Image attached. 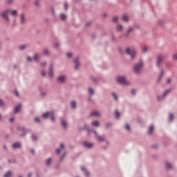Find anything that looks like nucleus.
Returning a JSON list of instances; mask_svg holds the SVG:
<instances>
[{
  "label": "nucleus",
  "mask_w": 177,
  "mask_h": 177,
  "mask_svg": "<svg viewBox=\"0 0 177 177\" xmlns=\"http://www.w3.org/2000/svg\"><path fill=\"white\" fill-rule=\"evenodd\" d=\"M127 55H129L131 59H133L136 55V50L133 48H128L125 50Z\"/></svg>",
  "instance_id": "f257e3e1"
},
{
  "label": "nucleus",
  "mask_w": 177,
  "mask_h": 177,
  "mask_svg": "<svg viewBox=\"0 0 177 177\" xmlns=\"http://www.w3.org/2000/svg\"><path fill=\"white\" fill-rule=\"evenodd\" d=\"M117 82L121 84L122 85H128L129 82L127 81V79L124 77L119 76L116 78Z\"/></svg>",
  "instance_id": "f03ea898"
},
{
  "label": "nucleus",
  "mask_w": 177,
  "mask_h": 177,
  "mask_svg": "<svg viewBox=\"0 0 177 177\" xmlns=\"http://www.w3.org/2000/svg\"><path fill=\"white\" fill-rule=\"evenodd\" d=\"M142 67H143V63L140 62L139 64L135 65L134 66V72L136 74L140 73V70H142Z\"/></svg>",
  "instance_id": "7ed1b4c3"
},
{
  "label": "nucleus",
  "mask_w": 177,
  "mask_h": 177,
  "mask_svg": "<svg viewBox=\"0 0 177 177\" xmlns=\"http://www.w3.org/2000/svg\"><path fill=\"white\" fill-rule=\"evenodd\" d=\"M44 118H48L50 117L51 118V121H55V118L53 117V112H46L42 115Z\"/></svg>",
  "instance_id": "20e7f679"
},
{
  "label": "nucleus",
  "mask_w": 177,
  "mask_h": 177,
  "mask_svg": "<svg viewBox=\"0 0 177 177\" xmlns=\"http://www.w3.org/2000/svg\"><path fill=\"white\" fill-rule=\"evenodd\" d=\"M9 13V10H6L3 13H1V17L3 19H5V20H7V21H9V18L8 17V15Z\"/></svg>",
  "instance_id": "39448f33"
},
{
  "label": "nucleus",
  "mask_w": 177,
  "mask_h": 177,
  "mask_svg": "<svg viewBox=\"0 0 177 177\" xmlns=\"http://www.w3.org/2000/svg\"><path fill=\"white\" fill-rule=\"evenodd\" d=\"M164 60V57L162 55H158L157 57V66H160V63Z\"/></svg>",
  "instance_id": "423d86ee"
},
{
  "label": "nucleus",
  "mask_w": 177,
  "mask_h": 177,
  "mask_svg": "<svg viewBox=\"0 0 177 177\" xmlns=\"http://www.w3.org/2000/svg\"><path fill=\"white\" fill-rule=\"evenodd\" d=\"M20 109H21V104H18L14 109V113L16 114L19 113V110H20Z\"/></svg>",
  "instance_id": "0eeeda50"
},
{
  "label": "nucleus",
  "mask_w": 177,
  "mask_h": 177,
  "mask_svg": "<svg viewBox=\"0 0 177 177\" xmlns=\"http://www.w3.org/2000/svg\"><path fill=\"white\" fill-rule=\"evenodd\" d=\"M20 109H21V104H18L14 109V113L16 114L19 113V110H20Z\"/></svg>",
  "instance_id": "6e6552de"
},
{
  "label": "nucleus",
  "mask_w": 177,
  "mask_h": 177,
  "mask_svg": "<svg viewBox=\"0 0 177 177\" xmlns=\"http://www.w3.org/2000/svg\"><path fill=\"white\" fill-rule=\"evenodd\" d=\"M91 117H99V115H100V113L96 111H93L91 113Z\"/></svg>",
  "instance_id": "1a4fd4ad"
},
{
  "label": "nucleus",
  "mask_w": 177,
  "mask_h": 177,
  "mask_svg": "<svg viewBox=\"0 0 177 177\" xmlns=\"http://www.w3.org/2000/svg\"><path fill=\"white\" fill-rule=\"evenodd\" d=\"M84 145L85 146V147H87V149H91V147H93V145L91 142H84Z\"/></svg>",
  "instance_id": "9d476101"
},
{
  "label": "nucleus",
  "mask_w": 177,
  "mask_h": 177,
  "mask_svg": "<svg viewBox=\"0 0 177 177\" xmlns=\"http://www.w3.org/2000/svg\"><path fill=\"white\" fill-rule=\"evenodd\" d=\"M21 147V145L19 142H15L12 145V149H19Z\"/></svg>",
  "instance_id": "9b49d317"
},
{
  "label": "nucleus",
  "mask_w": 177,
  "mask_h": 177,
  "mask_svg": "<svg viewBox=\"0 0 177 177\" xmlns=\"http://www.w3.org/2000/svg\"><path fill=\"white\" fill-rule=\"evenodd\" d=\"M63 149H64V145L63 144H61L60 145V149H57L56 150L57 154H60V151H62V150H63Z\"/></svg>",
  "instance_id": "f8f14e48"
},
{
  "label": "nucleus",
  "mask_w": 177,
  "mask_h": 177,
  "mask_svg": "<svg viewBox=\"0 0 177 177\" xmlns=\"http://www.w3.org/2000/svg\"><path fill=\"white\" fill-rule=\"evenodd\" d=\"M21 23L22 24H24L26 23V17L24 16V14H21Z\"/></svg>",
  "instance_id": "ddd939ff"
},
{
  "label": "nucleus",
  "mask_w": 177,
  "mask_h": 177,
  "mask_svg": "<svg viewBox=\"0 0 177 177\" xmlns=\"http://www.w3.org/2000/svg\"><path fill=\"white\" fill-rule=\"evenodd\" d=\"M165 167L167 169H171L172 168V165L171 163L166 162H165Z\"/></svg>",
  "instance_id": "4468645a"
},
{
  "label": "nucleus",
  "mask_w": 177,
  "mask_h": 177,
  "mask_svg": "<svg viewBox=\"0 0 177 177\" xmlns=\"http://www.w3.org/2000/svg\"><path fill=\"white\" fill-rule=\"evenodd\" d=\"M58 81H59V82H64V81H66V77L65 76L59 77Z\"/></svg>",
  "instance_id": "2eb2a0df"
},
{
  "label": "nucleus",
  "mask_w": 177,
  "mask_h": 177,
  "mask_svg": "<svg viewBox=\"0 0 177 177\" xmlns=\"http://www.w3.org/2000/svg\"><path fill=\"white\" fill-rule=\"evenodd\" d=\"M61 124L64 128H67V122L64 120L61 119Z\"/></svg>",
  "instance_id": "dca6fc26"
},
{
  "label": "nucleus",
  "mask_w": 177,
  "mask_h": 177,
  "mask_svg": "<svg viewBox=\"0 0 177 177\" xmlns=\"http://www.w3.org/2000/svg\"><path fill=\"white\" fill-rule=\"evenodd\" d=\"M122 20L123 21H128L129 20V18L128 17V15H124L122 16Z\"/></svg>",
  "instance_id": "f3484780"
},
{
  "label": "nucleus",
  "mask_w": 177,
  "mask_h": 177,
  "mask_svg": "<svg viewBox=\"0 0 177 177\" xmlns=\"http://www.w3.org/2000/svg\"><path fill=\"white\" fill-rule=\"evenodd\" d=\"M74 63L75 70H78V67H80V65L78 64V59H75Z\"/></svg>",
  "instance_id": "a211bd4d"
},
{
  "label": "nucleus",
  "mask_w": 177,
  "mask_h": 177,
  "mask_svg": "<svg viewBox=\"0 0 177 177\" xmlns=\"http://www.w3.org/2000/svg\"><path fill=\"white\" fill-rule=\"evenodd\" d=\"M153 131H154V126L151 125V127H149V134L151 135V133H153Z\"/></svg>",
  "instance_id": "6ab92c4d"
},
{
  "label": "nucleus",
  "mask_w": 177,
  "mask_h": 177,
  "mask_svg": "<svg viewBox=\"0 0 177 177\" xmlns=\"http://www.w3.org/2000/svg\"><path fill=\"white\" fill-rule=\"evenodd\" d=\"M52 68H53L52 66H50L49 69L48 76L50 77H53V71H52Z\"/></svg>",
  "instance_id": "aec40b11"
},
{
  "label": "nucleus",
  "mask_w": 177,
  "mask_h": 177,
  "mask_svg": "<svg viewBox=\"0 0 177 177\" xmlns=\"http://www.w3.org/2000/svg\"><path fill=\"white\" fill-rule=\"evenodd\" d=\"M124 28V27L121 25H118L116 27V31H122V29Z\"/></svg>",
  "instance_id": "412c9836"
},
{
  "label": "nucleus",
  "mask_w": 177,
  "mask_h": 177,
  "mask_svg": "<svg viewBox=\"0 0 177 177\" xmlns=\"http://www.w3.org/2000/svg\"><path fill=\"white\" fill-rule=\"evenodd\" d=\"M39 55L35 54V55H34V57H33V60H34L35 62H37V60H39Z\"/></svg>",
  "instance_id": "4be33fe9"
},
{
  "label": "nucleus",
  "mask_w": 177,
  "mask_h": 177,
  "mask_svg": "<svg viewBox=\"0 0 177 177\" xmlns=\"http://www.w3.org/2000/svg\"><path fill=\"white\" fill-rule=\"evenodd\" d=\"M97 139L99 142H103L104 140V137L97 136Z\"/></svg>",
  "instance_id": "5701e85b"
},
{
  "label": "nucleus",
  "mask_w": 177,
  "mask_h": 177,
  "mask_svg": "<svg viewBox=\"0 0 177 177\" xmlns=\"http://www.w3.org/2000/svg\"><path fill=\"white\" fill-rule=\"evenodd\" d=\"M142 50L144 53H146V52H147V50H149V48L147 46H144V47H142Z\"/></svg>",
  "instance_id": "b1692460"
},
{
  "label": "nucleus",
  "mask_w": 177,
  "mask_h": 177,
  "mask_svg": "<svg viewBox=\"0 0 177 177\" xmlns=\"http://www.w3.org/2000/svg\"><path fill=\"white\" fill-rule=\"evenodd\" d=\"M12 16H17V10H11L10 12Z\"/></svg>",
  "instance_id": "393cba45"
},
{
  "label": "nucleus",
  "mask_w": 177,
  "mask_h": 177,
  "mask_svg": "<svg viewBox=\"0 0 177 177\" xmlns=\"http://www.w3.org/2000/svg\"><path fill=\"white\" fill-rule=\"evenodd\" d=\"M169 92H171V89L165 91V93H163V95L162 96V97L167 96V93H169Z\"/></svg>",
  "instance_id": "a878e982"
},
{
  "label": "nucleus",
  "mask_w": 177,
  "mask_h": 177,
  "mask_svg": "<svg viewBox=\"0 0 177 177\" xmlns=\"http://www.w3.org/2000/svg\"><path fill=\"white\" fill-rule=\"evenodd\" d=\"M71 106L72 109H75V106H76L75 101H72V102H71Z\"/></svg>",
  "instance_id": "bb28decb"
},
{
  "label": "nucleus",
  "mask_w": 177,
  "mask_h": 177,
  "mask_svg": "<svg viewBox=\"0 0 177 177\" xmlns=\"http://www.w3.org/2000/svg\"><path fill=\"white\" fill-rule=\"evenodd\" d=\"M92 125L93 126V127H97L98 125H99V122H97V121H93V122H92Z\"/></svg>",
  "instance_id": "cd10ccee"
},
{
  "label": "nucleus",
  "mask_w": 177,
  "mask_h": 177,
  "mask_svg": "<svg viewBox=\"0 0 177 177\" xmlns=\"http://www.w3.org/2000/svg\"><path fill=\"white\" fill-rule=\"evenodd\" d=\"M4 177H12V172L8 171L5 175Z\"/></svg>",
  "instance_id": "c85d7f7f"
},
{
  "label": "nucleus",
  "mask_w": 177,
  "mask_h": 177,
  "mask_svg": "<svg viewBox=\"0 0 177 177\" xmlns=\"http://www.w3.org/2000/svg\"><path fill=\"white\" fill-rule=\"evenodd\" d=\"M61 19L62 20L64 21L66 19H67V16H66L64 14H61Z\"/></svg>",
  "instance_id": "c756f323"
},
{
  "label": "nucleus",
  "mask_w": 177,
  "mask_h": 177,
  "mask_svg": "<svg viewBox=\"0 0 177 177\" xmlns=\"http://www.w3.org/2000/svg\"><path fill=\"white\" fill-rule=\"evenodd\" d=\"M124 128H125V129H126L127 131H131V127H129V124H125Z\"/></svg>",
  "instance_id": "7c9ffc66"
},
{
  "label": "nucleus",
  "mask_w": 177,
  "mask_h": 177,
  "mask_svg": "<svg viewBox=\"0 0 177 177\" xmlns=\"http://www.w3.org/2000/svg\"><path fill=\"white\" fill-rule=\"evenodd\" d=\"M115 115L116 118H120V112H118V111H115Z\"/></svg>",
  "instance_id": "2f4dec72"
},
{
  "label": "nucleus",
  "mask_w": 177,
  "mask_h": 177,
  "mask_svg": "<svg viewBox=\"0 0 177 177\" xmlns=\"http://www.w3.org/2000/svg\"><path fill=\"white\" fill-rule=\"evenodd\" d=\"M43 53L44 55H49V51L48 50V49H44Z\"/></svg>",
  "instance_id": "473e14b6"
},
{
  "label": "nucleus",
  "mask_w": 177,
  "mask_h": 177,
  "mask_svg": "<svg viewBox=\"0 0 177 177\" xmlns=\"http://www.w3.org/2000/svg\"><path fill=\"white\" fill-rule=\"evenodd\" d=\"M93 88H88V93L90 94V95H93Z\"/></svg>",
  "instance_id": "72a5a7b5"
},
{
  "label": "nucleus",
  "mask_w": 177,
  "mask_h": 177,
  "mask_svg": "<svg viewBox=\"0 0 177 177\" xmlns=\"http://www.w3.org/2000/svg\"><path fill=\"white\" fill-rule=\"evenodd\" d=\"M51 162H52V159L48 158V159L46 160V165H49Z\"/></svg>",
  "instance_id": "f704fd0d"
},
{
  "label": "nucleus",
  "mask_w": 177,
  "mask_h": 177,
  "mask_svg": "<svg viewBox=\"0 0 177 177\" xmlns=\"http://www.w3.org/2000/svg\"><path fill=\"white\" fill-rule=\"evenodd\" d=\"M169 118L170 121H172V120H174V114L170 113L169 115Z\"/></svg>",
  "instance_id": "c9c22d12"
},
{
  "label": "nucleus",
  "mask_w": 177,
  "mask_h": 177,
  "mask_svg": "<svg viewBox=\"0 0 177 177\" xmlns=\"http://www.w3.org/2000/svg\"><path fill=\"white\" fill-rule=\"evenodd\" d=\"M113 21H114V23L118 21V17H113Z\"/></svg>",
  "instance_id": "e433bc0d"
},
{
  "label": "nucleus",
  "mask_w": 177,
  "mask_h": 177,
  "mask_svg": "<svg viewBox=\"0 0 177 177\" xmlns=\"http://www.w3.org/2000/svg\"><path fill=\"white\" fill-rule=\"evenodd\" d=\"M26 48V46L25 45H22V46H19V49L21 50H23V49H25Z\"/></svg>",
  "instance_id": "4c0bfd02"
},
{
  "label": "nucleus",
  "mask_w": 177,
  "mask_h": 177,
  "mask_svg": "<svg viewBox=\"0 0 177 177\" xmlns=\"http://www.w3.org/2000/svg\"><path fill=\"white\" fill-rule=\"evenodd\" d=\"M112 96L114 97L115 100H117V95H115V93H112Z\"/></svg>",
  "instance_id": "58836bf2"
},
{
  "label": "nucleus",
  "mask_w": 177,
  "mask_h": 177,
  "mask_svg": "<svg viewBox=\"0 0 177 177\" xmlns=\"http://www.w3.org/2000/svg\"><path fill=\"white\" fill-rule=\"evenodd\" d=\"M66 56L67 57H71V56H73V54L71 53H68Z\"/></svg>",
  "instance_id": "ea45409f"
},
{
  "label": "nucleus",
  "mask_w": 177,
  "mask_h": 177,
  "mask_svg": "<svg viewBox=\"0 0 177 177\" xmlns=\"http://www.w3.org/2000/svg\"><path fill=\"white\" fill-rule=\"evenodd\" d=\"M14 95H15V96H19V92H17V91H14Z\"/></svg>",
  "instance_id": "a19ab883"
},
{
  "label": "nucleus",
  "mask_w": 177,
  "mask_h": 177,
  "mask_svg": "<svg viewBox=\"0 0 177 177\" xmlns=\"http://www.w3.org/2000/svg\"><path fill=\"white\" fill-rule=\"evenodd\" d=\"M35 6H39V1H37L35 2Z\"/></svg>",
  "instance_id": "79ce46f5"
},
{
  "label": "nucleus",
  "mask_w": 177,
  "mask_h": 177,
  "mask_svg": "<svg viewBox=\"0 0 177 177\" xmlns=\"http://www.w3.org/2000/svg\"><path fill=\"white\" fill-rule=\"evenodd\" d=\"M32 140H37V136L32 135Z\"/></svg>",
  "instance_id": "37998d69"
},
{
  "label": "nucleus",
  "mask_w": 177,
  "mask_h": 177,
  "mask_svg": "<svg viewBox=\"0 0 177 177\" xmlns=\"http://www.w3.org/2000/svg\"><path fill=\"white\" fill-rule=\"evenodd\" d=\"M173 59L177 60V54L173 55Z\"/></svg>",
  "instance_id": "c03bdc74"
},
{
  "label": "nucleus",
  "mask_w": 177,
  "mask_h": 177,
  "mask_svg": "<svg viewBox=\"0 0 177 177\" xmlns=\"http://www.w3.org/2000/svg\"><path fill=\"white\" fill-rule=\"evenodd\" d=\"M64 9L65 10H67V9H68V6L67 4H64Z\"/></svg>",
  "instance_id": "a18cd8bd"
},
{
  "label": "nucleus",
  "mask_w": 177,
  "mask_h": 177,
  "mask_svg": "<svg viewBox=\"0 0 177 177\" xmlns=\"http://www.w3.org/2000/svg\"><path fill=\"white\" fill-rule=\"evenodd\" d=\"M27 60H28V62H32V59L30 57H27Z\"/></svg>",
  "instance_id": "49530a36"
},
{
  "label": "nucleus",
  "mask_w": 177,
  "mask_h": 177,
  "mask_svg": "<svg viewBox=\"0 0 177 177\" xmlns=\"http://www.w3.org/2000/svg\"><path fill=\"white\" fill-rule=\"evenodd\" d=\"M35 121L36 122H39V118H35Z\"/></svg>",
  "instance_id": "de8ad7c7"
},
{
  "label": "nucleus",
  "mask_w": 177,
  "mask_h": 177,
  "mask_svg": "<svg viewBox=\"0 0 177 177\" xmlns=\"http://www.w3.org/2000/svg\"><path fill=\"white\" fill-rule=\"evenodd\" d=\"M131 31H133V28H130L129 29V30H128V32H129H129H131Z\"/></svg>",
  "instance_id": "09e8293b"
},
{
  "label": "nucleus",
  "mask_w": 177,
  "mask_h": 177,
  "mask_svg": "<svg viewBox=\"0 0 177 177\" xmlns=\"http://www.w3.org/2000/svg\"><path fill=\"white\" fill-rule=\"evenodd\" d=\"M41 75L43 77H45V71H41Z\"/></svg>",
  "instance_id": "8fccbe9b"
},
{
  "label": "nucleus",
  "mask_w": 177,
  "mask_h": 177,
  "mask_svg": "<svg viewBox=\"0 0 177 177\" xmlns=\"http://www.w3.org/2000/svg\"><path fill=\"white\" fill-rule=\"evenodd\" d=\"M0 106H3V101L0 100Z\"/></svg>",
  "instance_id": "3c124183"
},
{
  "label": "nucleus",
  "mask_w": 177,
  "mask_h": 177,
  "mask_svg": "<svg viewBox=\"0 0 177 177\" xmlns=\"http://www.w3.org/2000/svg\"><path fill=\"white\" fill-rule=\"evenodd\" d=\"M13 121H15V118H11L10 119V122H13Z\"/></svg>",
  "instance_id": "603ef678"
},
{
  "label": "nucleus",
  "mask_w": 177,
  "mask_h": 177,
  "mask_svg": "<svg viewBox=\"0 0 177 177\" xmlns=\"http://www.w3.org/2000/svg\"><path fill=\"white\" fill-rule=\"evenodd\" d=\"M136 91L135 89L131 90L132 95H135Z\"/></svg>",
  "instance_id": "864d4df0"
},
{
  "label": "nucleus",
  "mask_w": 177,
  "mask_h": 177,
  "mask_svg": "<svg viewBox=\"0 0 177 177\" xmlns=\"http://www.w3.org/2000/svg\"><path fill=\"white\" fill-rule=\"evenodd\" d=\"M85 175H86V176H89V172H88V171H86L85 170Z\"/></svg>",
  "instance_id": "5fc2aeb1"
},
{
  "label": "nucleus",
  "mask_w": 177,
  "mask_h": 177,
  "mask_svg": "<svg viewBox=\"0 0 177 177\" xmlns=\"http://www.w3.org/2000/svg\"><path fill=\"white\" fill-rule=\"evenodd\" d=\"M162 74H163V72H162V71H161V73H160V77H159V80H160L161 79V77H162Z\"/></svg>",
  "instance_id": "6e6d98bb"
},
{
  "label": "nucleus",
  "mask_w": 177,
  "mask_h": 177,
  "mask_svg": "<svg viewBox=\"0 0 177 177\" xmlns=\"http://www.w3.org/2000/svg\"><path fill=\"white\" fill-rule=\"evenodd\" d=\"M167 84H170V83H171V79H168V80H167Z\"/></svg>",
  "instance_id": "4d7b16f0"
},
{
  "label": "nucleus",
  "mask_w": 177,
  "mask_h": 177,
  "mask_svg": "<svg viewBox=\"0 0 177 177\" xmlns=\"http://www.w3.org/2000/svg\"><path fill=\"white\" fill-rule=\"evenodd\" d=\"M43 66H46V62L41 64V67H43Z\"/></svg>",
  "instance_id": "13d9d810"
},
{
  "label": "nucleus",
  "mask_w": 177,
  "mask_h": 177,
  "mask_svg": "<svg viewBox=\"0 0 177 177\" xmlns=\"http://www.w3.org/2000/svg\"><path fill=\"white\" fill-rule=\"evenodd\" d=\"M81 169H82V171H85V167H81Z\"/></svg>",
  "instance_id": "bf43d9fd"
},
{
  "label": "nucleus",
  "mask_w": 177,
  "mask_h": 177,
  "mask_svg": "<svg viewBox=\"0 0 177 177\" xmlns=\"http://www.w3.org/2000/svg\"><path fill=\"white\" fill-rule=\"evenodd\" d=\"M55 46H56V47L59 46V44H57V43L55 44Z\"/></svg>",
  "instance_id": "052dcab7"
},
{
  "label": "nucleus",
  "mask_w": 177,
  "mask_h": 177,
  "mask_svg": "<svg viewBox=\"0 0 177 177\" xmlns=\"http://www.w3.org/2000/svg\"><path fill=\"white\" fill-rule=\"evenodd\" d=\"M30 153H32V154H34V150H31Z\"/></svg>",
  "instance_id": "680f3d73"
},
{
  "label": "nucleus",
  "mask_w": 177,
  "mask_h": 177,
  "mask_svg": "<svg viewBox=\"0 0 177 177\" xmlns=\"http://www.w3.org/2000/svg\"><path fill=\"white\" fill-rule=\"evenodd\" d=\"M28 177H31V174H29L28 175Z\"/></svg>",
  "instance_id": "e2e57ef3"
},
{
  "label": "nucleus",
  "mask_w": 177,
  "mask_h": 177,
  "mask_svg": "<svg viewBox=\"0 0 177 177\" xmlns=\"http://www.w3.org/2000/svg\"><path fill=\"white\" fill-rule=\"evenodd\" d=\"M158 100H161V98L160 97H158Z\"/></svg>",
  "instance_id": "0e129e2a"
},
{
  "label": "nucleus",
  "mask_w": 177,
  "mask_h": 177,
  "mask_svg": "<svg viewBox=\"0 0 177 177\" xmlns=\"http://www.w3.org/2000/svg\"><path fill=\"white\" fill-rule=\"evenodd\" d=\"M19 177H21V176H19Z\"/></svg>",
  "instance_id": "69168bd1"
},
{
  "label": "nucleus",
  "mask_w": 177,
  "mask_h": 177,
  "mask_svg": "<svg viewBox=\"0 0 177 177\" xmlns=\"http://www.w3.org/2000/svg\"><path fill=\"white\" fill-rule=\"evenodd\" d=\"M0 118H1V115H0Z\"/></svg>",
  "instance_id": "338daca9"
}]
</instances>
